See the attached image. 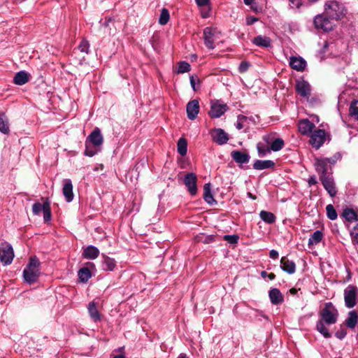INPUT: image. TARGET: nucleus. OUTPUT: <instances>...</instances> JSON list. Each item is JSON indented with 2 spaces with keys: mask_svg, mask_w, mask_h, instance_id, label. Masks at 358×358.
Wrapping results in <instances>:
<instances>
[{
  "mask_svg": "<svg viewBox=\"0 0 358 358\" xmlns=\"http://www.w3.org/2000/svg\"><path fill=\"white\" fill-rule=\"evenodd\" d=\"M338 311L331 302H327L324 304L323 308L319 312L320 319L316 322L315 329L324 338H329L331 334L326 325H331L336 323L338 318Z\"/></svg>",
  "mask_w": 358,
  "mask_h": 358,
  "instance_id": "1",
  "label": "nucleus"
},
{
  "mask_svg": "<svg viewBox=\"0 0 358 358\" xmlns=\"http://www.w3.org/2000/svg\"><path fill=\"white\" fill-rule=\"evenodd\" d=\"M341 159L340 152L335 153L331 157H317L315 159L314 166L316 172L320 176V179L323 177H329L332 175V166L337 161Z\"/></svg>",
  "mask_w": 358,
  "mask_h": 358,
  "instance_id": "2",
  "label": "nucleus"
},
{
  "mask_svg": "<svg viewBox=\"0 0 358 358\" xmlns=\"http://www.w3.org/2000/svg\"><path fill=\"white\" fill-rule=\"evenodd\" d=\"M40 264V262L36 256L30 257L28 264L23 271L24 280L27 283L31 285L38 280L41 274Z\"/></svg>",
  "mask_w": 358,
  "mask_h": 358,
  "instance_id": "3",
  "label": "nucleus"
},
{
  "mask_svg": "<svg viewBox=\"0 0 358 358\" xmlns=\"http://www.w3.org/2000/svg\"><path fill=\"white\" fill-rule=\"evenodd\" d=\"M347 8L343 3L337 1L326 2L324 4L325 15L333 20H342L347 14Z\"/></svg>",
  "mask_w": 358,
  "mask_h": 358,
  "instance_id": "4",
  "label": "nucleus"
},
{
  "mask_svg": "<svg viewBox=\"0 0 358 358\" xmlns=\"http://www.w3.org/2000/svg\"><path fill=\"white\" fill-rule=\"evenodd\" d=\"M313 24L316 29L322 30L324 32L331 31L334 27L333 20L326 15L324 11L322 14H318L314 17Z\"/></svg>",
  "mask_w": 358,
  "mask_h": 358,
  "instance_id": "5",
  "label": "nucleus"
},
{
  "mask_svg": "<svg viewBox=\"0 0 358 358\" xmlns=\"http://www.w3.org/2000/svg\"><path fill=\"white\" fill-rule=\"evenodd\" d=\"M345 305L348 308L355 307L358 301V288L355 285H349L344 289Z\"/></svg>",
  "mask_w": 358,
  "mask_h": 358,
  "instance_id": "6",
  "label": "nucleus"
},
{
  "mask_svg": "<svg viewBox=\"0 0 358 358\" xmlns=\"http://www.w3.org/2000/svg\"><path fill=\"white\" fill-rule=\"evenodd\" d=\"M14 256L13 248L9 243L5 241L0 243V261L3 265L10 264Z\"/></svg>",
  "mask_w": 358,
  "mask_h": 358,
  "instance_id": "7",
  "label": "nucleus"
},
{
  "mask_svg": "<svg viewBox=\"0 0 358 358\" xmlns=\"http://www.w3.org/2000/svg\"><path fill=\"white\" fill-rule=\"evenodd\" d=\"M308 136H310V144L313 148L318 150L326 141V131L324 129H317Z\"/></svg>",
  "mask_w": 358,
  "mask_h": 358,
  "instance_id": "8",
  "label": "nucleus"
},
{
  "mask_svg": "<svg viewBox=\"0 0 358 358\" xmlns=\"http://www.w3.org/2000/svg\"><path fill=\"white\" fill-rule=\"evenodd\" d=\"M229 110L228 106L221 100L211 103L208 115L211 118H219Z\"/></svg>",
  "mask_w": 358,
  "mask_h": 358,
  "instance_id": "9",
  "label": "nucleus"
},
{
  "mask_svg": "<svg viewBox=\"0 0 358 358\" xmlns=\"http://www.w3.org/2000/svg\"><path fill=\"white\" fill-rule=\"evenodd\" d=\"M262 138L266 144H270V149L273 152L280 151L285 145L284 140L281 138H275L273 134L264 135Z\"/></svg>",
  "mask_w": 358,
  "mask_h": 358,
  "instance_id": "10",
  "label": "nucleus"
},
{
  "mask_svg": "<svg viewBox=\"0 0 358 358\" xmlns=\"http://www.w3.org/2000/svg\"><path fill=\"white\" fill-rule=\"evenodd\" d=\"M294 88L296 94L303 98H308L310 96L311 86L309 83L303 78L296 80Z\"/></svg>",
  "mask_w": 358,
  "mask_h": 358,
  "instance_id": "11",
  "label": "nucleus"
},
{
  "mask_svg": "<svg viewBox=\"0 0 358 358\" xmlns=\"http://www.w3.org/2000/svg\"><path fill=\"white\" fill-rule=\"evenodd\" d=\"M212 140L217 145H224L229 141V135L221 128H214L210 131Z\"/></svg>",
  "mask_w": 358,
  "mask_h": 358,
  "instance_id": "12",
  "label": "nucleus"
},
{
  "mask_svg": "<svg viewBox=\"0 0 358 358\" xmlns=\"http://www.w3.org/2000/svg\"><path fill=\"white\" fill-rule=\"evenodd\" d=\"M196 181L197 177L194 173H188L185 176L184 184L192 196H194L197 193Z\"/></svg>",
  "mask_w": 358,
  "mask_h": 358,
  "instance_id": "13",
  "label": "nucleus"
},
{
  "mask_svg": "<svg viewBox=\"0 0 358 358\" xmlns=\"http://www.w3.org/2000/svg\"><path fill=\"white\" fill-rule=\"evenodd\" d=\"M215 30L210 27H206L203 31L204 44L209 50H213L215 48Z\"/></svg>",
  "mask_w": 358,
  "mask_h": 358,
  "instance_id": "14",
  "label": "nucleus"
},
{
  "mask_svg": "<svg viewBox=\"0 0 358 358\" xmlns=\"http://www.w3.org/2000/svg\"><path fill=\"white\" fill-rule=\"evenodd\" d=\"M85 141L92 143L94 147H100L103 143V138L100 129L96 127L87 137Z\"/></svg>",
  "mask_w": 358,
  "mask_h": 358,
  "instance_id": "15",
  "label": "nucleus"
},
{
  "mask_svg": "<svg viewBox=\"0 0 358 358\" xmlns=\"http://www.w3.org/2000/svg\"><path fill=\"white\" fill-rule=\"evenodd\" d=\"M315 128V124L308 119H301L298 122L299 131L303 136L310 135Z\"/></svg>",
  "mask_w": 358,
  "mask_h": 358,
  "instance_id": "16",
  "label": "nucleus"
},
{
  "mask_svg": "<svg viewBox=\"0 0 358 358\" xmlns=\"http://www.w3.org/2000/svg\"><path fill=\"white\" fill-rule=\"evenodd\" d=\"M320 180L329 196L331 197H334L337 194V189L332 176L329 177H323V178Z\"/></svg>",
  "mask_w": 358,
  "mask_h": 358,
  "instance_id": "17",
  "label": "nucleus"
},
{
  "mask_svg": "<svg viewBox=\"0 0 358 358\" xmlns=\"http://www.w3.org/2000/svg\"><path fill=\"white\" fill-rule=\"evenodd\" d=\"M230 155L232 159L240 165L248 164L250 159V156L246 151L242 152L241 150H235L231 152Z\"/></svg>",
  "mask_w": 358,
  "mask_h": 358,
  "instance_id": "18",
  "label": "nucleus"
},
{
  "mask_svg": "<svg viewBox=\"0 0 358 358\" xmlns=\"http://www.w3.org/2000/svg\"><path fill=\"white\" fill-rule=\"evenodd\" d=\"M186 111L188 119L194 120L199 112V103L196 99H193L187 103Z\"/></svg>",
  "mask_w": 358,
  "mask_h": 358,
  "instance_id": "19",
  "label": "nucleus"
},
{
  "mask_svg": "<svg viewBox=\"0 0 358 358\" xmlns=\"http://www.w3.org/2000/svg\"><path fill=\"white\" fill-rule=\"evenodd\" d=\"M306 65V61L301 57L292 56L289 59V66L297 71H303Z\"/></svg>",
  "mask_w": 358,
  "mask_h": 358,
  "instance_id": "20",
  "label": "nucleus"
},
{
  "mask_svg": "<svg viewBox=\"0 0 358 358\" xmlns=\"http://www.w3.org/2000/svg\"><path fill=\"white\" fill-rule=\"evenodd\" d=\"M280 268L288 274H293L296 271V264L287 257H282L280 259Z\"/></svg>",
  "mask_w": 358,
  "mask_h": 358,
  "instance_id": "21",
  "label": "nucleus"
},
{
  "mask_svg": "<svg viewBox=\"0 0 358 358\" xmlns=\"http://www.w3.org/2000/svg\"><path fill=\"white\" fill-rule=\"evenodd\" d=\"M94 264L92 262H87V266L82 267L78 271V276L80 282H87L90 278L92 277V273L90 269V267H94Z\"/></svg>",
  "mask_w": 358,
  "mask_h": 358,
  "instance_id": "22",
  "label": "nucleus"
},
{
  "mask_svg": "<svg viewBox=\"0 0 358 358\" xmlns=\"http://www.w3.org/2000/svg\"><path fill=\"white\" fill-rule=\"evenodd\" d=\"M62 192L65 197L66 202H71L73 201L74 195L73 192V185L70 179H65L64 181V185L62 188Z\"/></svg>",
  "mask_w": 358,
  "mask_h": 358,
  "instance_id": "23",
  "label": "nucleus"
},
{
  "mask_svg": "<svg viewBox=\"0 0 358 358\" xmlns=\"http://www.w3.org/2000/svg\"><path fill=\"white\" fill-rule=\"evenodd\" d=\"M268 296L273 305H279L284 301V296L278 288H271L268 292Z\"/></svg>",
  "mask_w": 358,
  "mask_h": 358,
  "instance_id": "24",
  "label": "nucleus"
},
{
  "mask_svg": "<svg viewBox=\"0 0 358 358\" xmlns=\"http://www.w3.org/2000/svg\"><path fill=\"white\" fill-rule=\"evenodd\" d=\"M275 166V163L273 160L256 159L252 164V168L255 170L260 171L264 169H274Z\"/></svg>",
  "mask_w": 358,
  "mask_h": 358,
  "instance_id": "25",
  "label": "nucleus"
},
{
  "mask_svg": "<svg viewBox=\"0 0 358 358\" xmlns=\"http://www.w3.org/2000/svg\"><path fill=\"white\" fill-rule=\"evenodd\" d=\"M82 255L85 259H95L99 255V250L94 245H88L83 249Z\"/></svg>",
  "mask_w": 358,
  "mask_h": 358,
  "instance_id": "26",
  "label": "nucleus"
},
{
  "mask_svg": "<svg viewBox=\"0 0 358 358\" xmlns=\"http://www.w3.org/2000/svg\"><path fill=\"white\" fill-rule=\"evenodd\" d=\"M116 267V261L111 257L102 255L101 268L103 271H113Z\"/></svg>",
  "mask_w": 358,
  "mask_h": 358,
  "instance_id": "27",
  "label": "nucleus"
},
{
  "mask_svg": "<svg viewBox=\"0 0 358 358\" xmlns=\"http://www.w3.org/2000/svg\"><path fill=\"white\" fill-rule=\"evenodd\" d=\"M87 309L89 315L94 322H96L101 320V315L97 309L96 303L94 301L90 302Z\"/></svg>",
  "mask_w": 358,
  "mask_h": 358,
  "instance_id": "28",
  "label": "nucleus"
},
{
  "mask_svg": "<svg viewBox=\"0 0 358 358\" xmlns=\"http://www.w3.org/2000/svg\"><path fill=\"white\" fill-rule=\"evenodd\" d=\"M203 199L204 201L210 204L214 205L217 203L215 199L213 198V194L211 192L210 183H206L203 186Z\"/></svg>",
  "mask_w": 358,
  "mask_h": 358,
  "instance_id": "29",
  "label": "nucleus"
},
{
  "mask_svg": "<svg viewBox=\"0 0 358 358\" xmlns=\"http://www.w3.org/2000/svg\"><path fill=\"white\" fill-rule=\"evenodd\" d=\"M30 75L24 71L17 72L14 77V83L18 85H22L29 82Z\"/></svg>",
  "mask_w": 358,
  "mask_h": 358,
  "instance_id": "30",
  "label": "nucleus"
},
{
  "mask_svg": "<svg viewBox=\"0 0 358 358\" xmlns=\"http://www.w3.org/2000/svg\"><path fill=\"white\" fill-rule=\"evenodd\" d=\"M341 216L347 221L352 222L358 220V213L350 208L343 209Z\"/></svg>",
  "mask_w": 358,
  "mask_h": 358,
  "instance_id": "31",
  "label": "nucleus"
},
{
  "mask_svg": "<svg viewBox=\"0 0 358 358\" xmlns=\"http://www.w3.org/2000/svg\"><path fill=\"white\" fill-rule=\"evenodd\" d=\"M345 325L350 329H355L358 323V314L356 311L349 312L348 316L345 321Z\"/></svg>",
  "mask_w": 358,
  "mask_h": 358,
  "instance_id": "32",
  "label": "nucleus"
},
{
  "mask_svg": "<svg viewBox=\"0 0 358 358\" xmlns=\"http://www.w3.org/2000/svg\"><path fill=\"white\" fill-rule=\"evenodd\" d=\"M252 43L259 47H271V38L268 36H257L252 39Z\"/></svg>",
  "mask_w": 358,
  "mask_h": 358,
  "instance_id": "33",
  "label": "nucleus"
},
{
  "mask_svg": "<svg viewBox=\"0 0 358 358\" xmlns=\"http://www.w3.org/2000/svg\"><path fill=\"white\" fill-rule=\"evenodd\" d=\"M0 131L3 134L10 133L8 119L5 113H0Z\"/></svg>",
  "mask_w": 358,
  "mask_h": 358,
  "instance_id": "34",
  "label": "nucleus"
},
{
  "mask_svg": "<svg viewBox=\"0 0 358 358\" xmlns=\"http://www.w3.org/2000/svg\"><path fill=\"white\" fill-rule=\"evenodd\" d=\"M260 218L267 224H273L275 222V215L268 211L262 210L259 213Z\"/></svg>",
  "mask_w": 358,
  "mask_h": 358,
  "instance_id": "35",
  "label": "nucleus"
},
{
  "mask_svg": "<svg viewBox=\"0 0 358 358\" xmlns=\"http://www.w3.org/2000/svg\"><path fill=\"white\" fill-rule=\"evenodd\" d=\"M323 233L320 231H315L308 239V245H314L318 244L323 238Z\"/></svg>",
  "mask_w": 358,
  "mask_h": 358,
  "instance_id": "36",
  "label": "nucleus"
},
{
  "mask_svg": "<svg viewBox=\"0 0 358 358\" xmlns=\"http://www.w3.org/2000/svg\"><path fill=\"white\" fill-rule=\"evenodd\" d=\"M177 150L178 152L181 156H185L187 152V140L184 138H180L178 141L177 143Z\"/></svg>",
  "mask_w": 358,
  "mask_h": 358,
  "instance_id": "37",
  "label": "nucleus"
},
{
  "mask_svg": "<svg viewBox=\"0 0 358 358\" xmlns=\"http://www.w3.org/2000/svg\"><path fill=\"white\" fill-rule=\"evenodd\" d=\"M267 145L261 142L257 144V153L259 157H264L268 153L271 152L270 147L267 146Z\"/></svg>",
  "mask_w": 358,
  "mask_h": 358,
  "instance_id": "38",
  "label": "nucleus"
},
{
  "mask_svg": "<svg viewBox=\"0 0 358 358\" xmlns=\"http://www.w3.org/2000/svg\"><path fill=\"white\" fill-rule=\"evenodd\" d=\"M349 115L355 120H358V100H353L349 108Z\"/></svg>",
  "mask_w": 358,
  "mask_h": 358,
  "instance_id": "39",
  "label": "nucleus"
},
{
  "mask_svg": "<svg viewBox=\"0 0 358 358\" xmlns=\"http://www.w3.org/2000/svg\"><path fill=\"white\" fill-rule=\"evenodd\" d=\"M92 143L85 141V150L84 155L87 157H93L98 153L99 149H96Z\"/></svg>",
  "mask_w": 358,
  "mask_h": 358,
  "instance_id": "40",
  "label": "nucleus"
},
{
  "mask_svg": "<svg viewBox=\"0 0 358 358\" xmlns=\"http://www.w3.org/2000/svg\"><path fill=\"white\" fill-rule=\"evenodd\" d=\"M170 15L169 10L166 8H162L159 18V23L161 25H165L168 23Z\"/></svg>",
  "mask_w": 358,
  "mask_h": 358,
  "instance_id": "41",
  "label": "nucleus"
},
{
  "mask_svg": "<svg viewBox=\"0 0 358 358\" xmlns=\"http://www.w3.org/2000/svg\"><path fill=\"white\" fill-rule=\"evenodd\" d=\"M43 220L45 223H48L52 219L50 203L48 199H46V207L43 211Z\"/></svg>",
  "mask_w": 358,
  "mask_h": 358,
  "instance_id": "42",
  "label": "nucleus"
},
{
  "mask_svg": "<svg viewBox=\"0 0 358 358\" xmlns=\"http://www.w3.org/2000/svg\"><path fill=\"white\" fill-rule=\"evenodd\" d=\"M190 64L185 61H181L178 64V69L176 72L178 73H184L190 71Z\"/></svg>",
  "mask_w": 358,
  "mask_h": 358,
  "instance_id": "43",
  "label": "nucleus"
},
{
  "mask_svg": "<svg viewBox=\"0 0 358 358\" xmlns=\"http://www.w3.org/2000/svg\"><path fill=\"white\" fill-rule=\"evenodd\" d=\"M326 211H327V217L329 220H335L337 218L338 214H337L336 209L333 206V205L328 204L326 207Z\"/></svg>",
  "mask_w": 358,
  "mask_h": 358,
  "instance_id": "44",
  "label": "nucleus"
},
{
  "mask_svg": "<svg viewBox=\"0 0 358 358\" xmlns=\"http://www.w3.org/2000/svg\"><path fill=\"white\" fill-rule=\"evenodd\" d=\"M45 207H46V201L43 204L35 202L32 206V212L34 215H38L41 211H43Z\"/></svg>",
  "mask_w": 358,
  "mask_h": 358,
  "instance_id": "45",
  "label": "nucleus"
},
{
  "mask_svg": "<svg viewBox=\"0 0 358 358\" xmlns=\"http://www.w3.org/2000/svg\"><path fill=\"white\" fill-rule=\"evenodd\" d=\"M223 239L231 245L237 244L239 240V236L237 234L224 235Z\"/></svg>",
  "mask_w": 358,
  "mask_h": 358,
  "instance_id": "46",
  "label": "nucleus"
},
{
  "mask_svg": "<svg viewBox=\"0 0 358 358\" xmlns=\"http://www.w3.org/2000/svg\"><path fill=\"white\" fill-rule=\"evenodd\" d=\"M78 48L80 52L88 54L90 49V43L87 40L83 39L82 41L80 43Z\"/></svg>",
  "mask_w": 358,
  "mask_h": 358,
  "instance_id": "47",
  "label": "nucleus"
},
{
  "mask_svg": "<svg viewBox=\"0 0 358 358\" xmlns=\"http://www.w3.org/2000/svg\"><path fill=\"white\" fill-rule=\"evenodd\" d=\"M248 117L243 115H239L237 117V122L235 124V127L237 129L241 130L243 128V122L247 120Z\"/></svg>",
  "mask_w": 358,
  "mask_h": 358,
  "instance_id": "48",
  "label": "nucleus"
},
{
  "mask_svg": "<svg viewBox=\"0 0 358 358\" xmlns=\"http://www.w3.org/2000/svg\"><path fill=\"white\" fill-rule=\"evenodd\" d=\"M250 65L251 64L248 62L242 61L238 66V72L241 73L246 72L248 70Z\"/></svg>",
  "mask_w": 358,
  "mask_h": 358,
  "instance_id": "49",
  "label": "nucleus"
},
{
  "mask_svg": "<svg viewBox=\"0 0 358 358\" xmlns=\"http://www.w3.org/2000/svg\"><path fill=\"white\" fill-rule=\"evenodd\" d=\"M346 335L347 331L342 327L335 333V336L340 340L343 339Z\"/></svg>",
  "mask_w": 358,
  "mask_h": 358,
  "instance_id": "50",
  "label": "nucleus"
},
{
  "mask_svg": "<svg viewBox=\"0 0 358 358\" xmlns=\"http://www.w3.org/2000/svg\"><path fill=\"white\" fill-rule=\"evenodd\" d=\"M216 236L215 235H207L204 237L203 240H200L205 244L211 243L215 241Z\"/></svg>",
  "mask_w": 358,
  "mask_h": 358,
  "instance_id": "51",
  "label": "nucleus"
},
{
  "mask_svg": "<svg viewBox=\"0 0 358 358\" xmlns=\"http://www.w3.org/2000/svg\"><path fill=\"white\" fill-rule=\"evenodd\" d=\"M289 1L290 2V7L292 8H299L302 5V0H289Z\"/></svg>",
  "mask_w": 358,
  "mask_h": 358,
  "instance_id": "52",
  "label": "nucleus"
},
{
  "mask_svg": "<svg viewBox=\"0 0 358 358\" xmlns=\"http://www.w3.org/2000/svg\"><path fill=\"white\" fill-rule=\"evenodd\" d=\"M259 20V18L255 16H248L246 17V24L252 25L254 23L257 22Z\"/></svg>",
  "mask_w": 358,
  "mask_h": 358,
  "instance_id": "53",
  "label": "nucleus"
},
{
  "mask_svg": "<svg viewBox=\"0 0 358 358\" xmlns=\"http://www.w3.org/2000/svg\"><path fill=\"white\" fill-rule=\"evenodd\" d=\"M199 7L205 6L210 4V0H195Z\"/></svg>",
  "mask_w": 358,
  "mask_h": 358,
  "instance_id": "54",
  "label": "nucleus"
},
{
  "mask_svg": "<svg viewBox=\"0 0 358 358\" xmlns=\"http://www.w3.org/2000/svg\"><path fill=\"white\" fill-rule=\"evenodd\" d=\"M196 78H197V76L196 75H192L189 78L191 87H192V89L194 91L196 90V83H195Z\"/></svg>",
  "mask_w": 358,
  "mask_h": 358,
  "instance_id": "55",
  "label": "nucleus"
},
{
  "mask_svg": "<svg viewBox=\"0 0 358 358\" xmlns=\"http://www.w3.org/2000/svg\"><path fill=\"white\" fill-rule=\"evenodd\" d=\"M308 183L310 187L312 185H316L317 183V180L315 176H310L308 178Z\"/></svg>",
  "mask_w": 358,
  "mask_h": 358,
  "instance_id": "56",
  "label": "nucleus"
},
{
  "mask_svg": "<svg viewBox=\"0 0 358 358\" xmlns=\"http://www.w3.org/2000/svg\"><path fill=\"white\" fill-rule=\"evenodd\" d=\"M279 254L278 252L275 250H271L269 252V257L273 259H276L278 258Z\"/></svg>",
  "mask_w": 358,
  "mask_h": 358,
  "instance_id": "57",
  "label": "nucleus"
},
{
  "mask_svg": "<svg viewBox=\"0 0 358 358\" xmlns=\"http://www.w3.org/2000/svg\"><path fill=\"white\" fill-rule=\"evenodd\" d=\"M250 8H251L253 11H255V12H259V10H258V8H257V3H254V2H253V3H252V5H250Z\"/></svg>",
  "mask_w": 358,
  "mask_h": 358,
  "instance_id": "58",
  "label": "nucleus"
},
{
  "mask_svg": "<svg viewBox=\"0 0 358 358\" xmlns=\"http://www.w3.org/2000/svg\"><path fill=\"white\" fill-rule=\"evenodd\" d=\"M268 278L269 280H273L275 278V275L273 273H268Z\"/></svg>",
  "mask_w": 358,
  "mask_h": 358,
  "instance_id": "59",
  "label": "nucleus"
},
{
  "mask_svg": "<svg viewBox=\"0 0 358 358\" xmlns=\"http://www.w3.org/2000/svg\"><path fill=\"white\" fill-rule=\"evenodd\" d=\"M177 358H189L185 353H180Z\"/></svg>",
  "mask_w": 358,
  "mask_h": 358,
  "instance_id": "60",
  "label": "nucleus"
},
{
  "mask_svg": "<svg viewBox=\"0 0 358 358\" xmlns=\"http://www.w3.org/2000/svg\"><path fill=\"white\" fill-rule=\"evenodd\" d=\"M260 275L263 278H265L266 277H268V273H267L265 271H262Z\"/></svg>",
  "mask_w": 358,
  "mask_h": 358,
  "instance_id": "61",
  "label": "nucleus"
},
{
  "mask_svg": "<svg viewBox=\"0 0 358 358\" xmlns=\"http://www.w3.org/2000/svg\"><path fill=\"white\" fill-rule=\"evenodd\" d=\"M201 17H202L203 18H207V17H209V13H208V12H202V13H201Z\"/></svg>",
  "mask_w": 358,
  "mask_h": 358,
  "instance_id": "62",
  "label": "nucleus"
},
{
  "mask_svg": "<svg viewBox=\"0 0 358 358\" xmlns=\"http://www.w3.org/2000/svg\"><path fill=\"white\" fill-rule=\"evenodd\" d=\"M254 0H243V2L245 5H252Z\"/></svg>",
  "mask_w": 358,
  "mask_h": 358,
  "instance_id": "63",
  "label": "nucleus"
},
{
  "mask_svg": "<svg viewBox=\"0 0 358 358\" xmlns=\"http://www.w3.org/2000/svg\"><path fill=\"white\" fill-rule=\"evenodd\" d=\"M113 358H126L123 354L115 355Z\"/></svg>",
  "mask_w": 358,
  "mask_h": 358,
  "instance_id": "64",
  "label": "nucleus"
}]
</instances>
